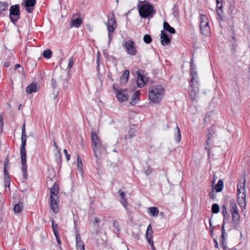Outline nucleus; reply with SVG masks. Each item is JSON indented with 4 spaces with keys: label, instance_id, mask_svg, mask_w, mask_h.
Here are the masks:
<instances>
[{
    "label": "nucleus",
    "instance_id": "1",
    "mask_svg": "<svg viewBox=\"0 0 250 250\" xmlns=\"http://www.w3.org/2000/svg\"><path fill=\"white\" fill-rule=\"evenodd\" d=\"M165 92V89L162 85L151 86L148 91L149 100L154 104H159L163 99Z\"/></svg>",
    "mask_w": 250,
    "mask_h": 250
},
{
    "label": "nucleus",
    "instance_id": "2",
    "mask_svg": "<svg viewBox=\"0 0 250 250\" xmlns=\"http://www.w3.org/2000/svg\"><path fill=\"white\" fill-rule=\"evenodd\" d=\"M91 143L95 156L98 157L102 153H104L106 146L103 145L99 136L94 131L91 133Z\"/></svg>",
    "mask_w": 250,
    "mask_h": 250
},
{
    "label": "nucleus",
    "instance_id": "3",
    "mask_svg": "<svg viewBox=\"0 0 250 250\" xmlns=\"http://www.w3.org/2000/svg\"><path fill=\"white\" fill-rule=\"evenodd\" d=\"M58 193L59 187L54 183L52 187L50 188V206L52 211L55 213H57L59 211Z\"/></svg>",
    "mask_w": 250,
    "mask_h": 250
},
{
    "label": "nucleus",
    "instance_id": "4",
    "mask_svg": "<svg viewBox=\"0 0 250 250\" xmlns=\"http://www.w3.org/2000/svg\"><path fill=\"white\" fill-rule=\"evenodd\" d=\"M246 189L245 182L240 183L237 186V203L240 207L242 211L244 210L246 206Z\"/></svg>",
    "mask_w": 250,
    "mask_h": 250
},
{
    "label": "nucleus",
    "instance_id": "5",
    "mask_svg": "<svg viewBox=\"0 0 250 250\" xmlns=\"http://www.w3.org/2000/svg\"><path fill=\"white\" fill-rule=\"evenodd\" d=\"M106 26L108 31V43L110 42L112 39V33L117 27V24L113 13H110L108 15L107 22L106 23Z\"/></svg>",
    "mask_w": 250,
    "mask_h": 250
},
{
    "label": "nucleus",
    "instance_id": "6",
    "mask_svg": "<svg viewBox=\"0 0 250 250\" xmlns=\"http://www.w3.org/2000/svg\"><path fill=\"white\" fill-rule=\"evenodd\" d=\"M139 13L141 17L146 18L152 17L153 13H155L153 6L149 4H144L139 8Z\"/></svg>",
    "mask_w": 250,
    "mask_h": 250
},
{
    "label": "nucleus",
    "instance_id": "7",
    "mask_svg": "<svg viewBox=\"0 0 250 250\" xmlns=\"http://www.w3.org/2000/svg\"><path fill=\"white\" fill-rule=\"evenodd\" d=\"M199 19L201 33L205 36L208 35L210 33V28L208 26V20L207 16L201 14Z\"/></svg>",
    "mask_w": 250,
    "mask_h": 250
},
{
    "label": "nucleus",
    "instance_id": "8",
    "mask_svg": "<svg viewBox=\"0 0 250 250\" xmlns=\"http://www.w3.org/2000/svg\"><path fill=\"white\" fill-rule=\"evenodd\" d=\"M199 92L198 81L196 83H190L188 88V94L190 97V101L193 103L196 101Z\"/></svg>",
    "mask_w": 250,
    "mask_h": 250
},
{
    "label": "nucleus",
    "instance_id": "9",
    "mask_svg": "<svg viewBox=\"0 0 250 250\" xmlns=\"http://www.w3.org/2000/svg\"><path fill=\"white\" fill-rule=\"evenodd\" d=\"M9 17L11 21L15 23L20 19V5L16 4L10 7L9 9Z\"/></svg>",
    "mask_w": 250,
    "mask_h": 250
},
{
    "label": "nucleus",
    "instance_id": "10",
    "mask_svg": "<svg viewBox=\"0 0 250 250\" xmlns=\"http://www.w3.org/2000/svg\"><path fill=\"white\" fill-rule=\"evenodd\" d=\"M114 89L116 94V97L120 103L126 101L128 100L129 95L127 90H118L115 88Z\"/></svg>",
    "mask_w": 250,
    "mask_h": 250
},
{
    "label": "nucleus",
    "instance_id": "11",
    "mask_svg": "<svg viewBox=\"0 0 250 250\" xmlns=\"http://www.w3.org/2000/svg\"><path fill=\"white\" fill-rule=\"evenodd\" d=\"M125 46L128 54L134 56L136 54L135 43L131 40L125 42Z\"/></svg>",
    "mask_w": 250,
    "mask_h": 250
},
{
    "label": "nucleus",
    "instance_id": "12",
    "mask_svg": "<svg viewBox=\"0 0 250 250\" xmlns=\"http://www.w3.org/2000/svg\"><path fill=\"white\" fill-rule=\"evenodd\" d=\"M36 0H23L21 5L25 8L26 11L30 13L32 12Z\"/></svg>",
    "mask_w": 250,
    "mask_h": 250
},
{
    "label": "nucleus",
    "instance_id": "13",
    "mask_svg": "<svg viewBox=\"0 0 250 250\" xmlns=\"http://www.w3.org/2000/svg\"><path fill=\"white\" fill-rule=\"evenodd\" d=\"M215 133V130L213 127H211L208 130V132L207 134V140L206 141V145L207 146L206 148H207L208 146H209L210 145V142L211 140L213 138Z\"/></svg>",
    "mask_w": 250,
    "mask_h": 250
},
{
    "label": "nucleus",
    "instance_id": "14",
    "mask_svg": "<svg viewBox=\"0 0 250 250\" xmlns=\"http://www.w3.org/2000/svg\"><path fill=\"white\" fill-rule=\"evenodd\" d=\"M137 84L139 87H143L146 83L147 80L143 75L141 74L139 71L137 72Z\"/></svg>",
    "mask_w": 250,
    "mask_h": 250
},
{
    "label": "nucleus",
    "instance_id": "15",
    "mask_svg": "<svg viewBox=\"0 0 250 250\" xmlns=\"http://www.w3.org/2000/svg\"><path fill=\"white\" fill-rule=\"evenodd\" d=\"M161 42L163 45H167L169 44L170 42V39L164 31H161Z\"/></svg>",
    "mask_w": 250,
    "mask_h": 250
},
{
    "label": "nucleus",
    "instance_id": "16",
    "mask_svg": "<svg viewBox=\"0 0 250 250\" xmlns=\"http://www.w3.org/2000/svg\"><path fill=\"white\" fill-rule=\"evenodd\" d=\"M82 23V19L80 17L73 19H71L69 25L71 27L79 28Z\"/></svg>",
    "mask_w": 250,
    "mask_h": 250
},
{
    "label": "nucleus",
    "instance_id": "17",
    "mask_svg": "<svg viewBox=\"0 0 250 250\" xmlns=\"http://www.w3.org/2000/svg\"><path fill=\"white\" fill-rule=\"evenodd\" d=\"M76 249L77 250H84V245L81 240L80 236L79 234L76 235Z\"/></svg>",
    "mask_w": 250,
    "mask_h": 250
},
{
    "label": "nucleus",
    "instance_id": "18",
    "mask_svg": "<svg viewBox=\"0 0 250 250\" xmlns=\"http://www.w3.org/2000/svg\"><path fill=\"white\" fill-rule=\"evenodd\" d=\"M229 209L231 214L239 213L236 203L234 200L230 201L229 204Z\"/></svg>",
    "mask_w": 250,
    "mask_h": 250
},
{
    "label": "nucleus",
    "instance_id": "19",
    "mask_svg": "<svg viewBox=\"0 0 250 250\" xmlns=\"http://www.w3.org/2000/svg\"><path fill=\"white\" fill-rule=\"evenodd\" d=\"M232 217V223L235 228H237L240 224V214L239 213L231 214Z\"/></svg>",
    "mask_w": 250,
    "mask_h": 250
},
{
    "label": "nucleus",
    "instance_id": "20",
    "mask_svg": "<svg viewBox=\"0 0 250 250\" xmlns=\"http://www.w3.org/2000/svg\"><path fill=\"white\" fill-rule=\"evenodd\" d=\"M140 93L139 91H135L133 94L130 101V104L132 105H135L139 100Z\"/></svg>",
    "mask_w": 250,
    "mask_h": 250
},
{
    "label": "nucleus",
    "instance_id": "21",
    "mask_svg": "<svg viewBox=\"0 0 250 250\" xmlns=\"http://www.w3.org/2000/svg\"><path fill=\"white\" fill-rule=\"evenodd\" d=\"M129 70H125L120 78V82L122 84H125L127 83L129 76Z\"/></svg>",
    "mask_w": 250,
    "mask_h": 250
},
{
    "label": "nucleus",
    "instance_id": "22",
    "mask_svg": "<svg viewBox=\"0 0 250 250\" xmlns=\"http://www.w3.org/2000/svg\"><path fill=\"white\" fill-rule=\"evenodd\" d=\"M153 236V229L151 224H149L147 228V230L146 233V237L147 241L152 240Z\"/></svg>",
    "mask_w": 250,
    "mask_h": 250
},
{
    "label": "nucleus",
    "instance_id": "23",
    "mask_svg": "<svg viewBox=\"0 0 250 250\" xmlns=\"http://www.w3.org/2000/svg\"><path fill=\"white\" fill-rule=\"evenodd\" d=\"M20 155L21 164L26 163V152L25 150V147L20 148Z\"/></svg>",
    "mask_w": 250,
    "mask_h": 250
},
{
    "label": "nucleus",
    "instance_id": "24",
    "mask_svg": "<svg viewBox=\"0 0 250 250\" xmlns=\"http://www.w3.org/2000/svg\"><path fill=\"white\" fill-rule=\"evenodd\" d=\"M37 91V85L33 83L29 85L26 88V92L28 94H30L32 92H36Z\"/></svg>",
    "mask_w": 250,
    "mask_h": 250
},
{
    "label": "nucleus",
    "instance_id": "25",
    "mask_svg": "<svg viewBox=\"0 0 250 250\" xmlns=\"http://www.w3.org/2000/svg\"><path fill=\"white\" fill-rule=\"evenodd\" d=\"M164 29L171 34H174L175 30L170 26L168 22L165 21L163 24Z\"/></svg>",
    "mask_w": 250,
    "mask_h": 250
},
{
    "label": "nucleus",
    "instance_id": "26",
    "mask_svg": "<svg viewBox=\"0 0 250 250\" xmlns=\"http://www.w3.org/2000/svg\"><path fill=\"white\" fill-rule=\"evenodd\" d=\"M23 209V205L22 203L19 202L17 204H15L14 206L13 210L15 213H20L21 212Z\"/></svg>",
    "mask_w": 250,
    "mask_h": 250
},
{
    "label": "nucleus",
    "instance_id": "27",
    "mask_svg": "<svg viewBox=\"0 0 250 250\" xmlns=\"http://www.w3.org/2000/svg\"><path fill=\"white\" fill-rule=\"evenodd\" d=\"M224 187L223 181L221 180L218 181L217 184L215 186L214 190H216V192H220L222 190Z\"/></svg>",
    "mask_w": 250,
    "mask_h": 250
},
{
    "label": "nucleus",
    "instance_id": "28",
    "mask_svg": "<svg viewBox=\"0 0 250 250\" xmlns=\"http://www.w3.org/2000/svg\"><path fill=\"white\" fill-rule=\"evenodd\" d=\"M149 213L152 216H157L159 213V210L156 207H149L148 208Z\"/></svg>",
    "mask_w": 250,
    "mask_h": 250
},
{
    "label": "nucleus",
    "instance_id": "29",
    "mask_svg": "<svg viewBox=\"0 0 250 250\" xmlns=\"http://www.w3.org/2000/svg\"><path fill=\"white\" fill-rule=\"evenodd\" d=\"M8 4L7 2H0V15L7 10Z\"/></svg>",
    "mask_w": 250,
    "mask_h": 250
},
{
    "label": "nucleus",
    "instance_id": "30",
    "mask_svg": "<svg viewBox=\"0 0 250 250\" xmlns=\"http://www.w3.org/2000/svg\"><path fill=\"white\" fill-rule=\"evenodd\" d=\"M4 176H5V179H4V185L5 186H7L8 188H9L10 187V179L9 177L8 173L7 172V170L5 169V168L4 169Z\"/></svg>",
    "mask_w": 250,
    "mask_h": 250
},
{
    "label": "nucleus",
    "instance_id": "31",
    "mask_svg": "<svg viewBox=\"0 0 250 250\" xmlns=\"http://www.w3.org/2000/svg\"><path fill=\"white\" fill-rule=\"evenodd\" d=\"M21 170L23 173V176L24 179H26L28 177L27 167L26 163L21 164Z\"/></svg>",
    "mask_w": 250,
    "mask_h": 250
},
{
    "label": "nucleus",
    "instance_id": "32",
    "mask_svg": "<svg viewBox=\"0 0 250 250\" xmlns=\"http://www.w3.org/2000/svg\"><path fill=\"white\" fill-rule=\"evenodd\" d=\"M190 75L191 79L190 83H196V81H198L197 73L194 69H191Z\"/></svg>",
    "mask_w": 250,
    "mask_h": 250
},
{
    "label": "nucleus",
    "instance_id": "33",
    "mask_svg": "<svg viewBox=\"0 0 250 250\" xmlns=\"http://www.w3.org/2000/svg\"><path fill=\"white\" fill-rule=\"evenodd\" d=\"M176 132L175 134L174 139L176 142L177 143L179 142L181 139V135L180 133V129L178 125L176 126Z\"/></svg>",
    "mask_w": 250,
    "mask_h": 250
},
{
    "label": "nucleus",
    "instance_id": "34",
    "mask_svg": "<svg viewBox=\"0 0 250 250\" xmlns=\"http://www.w3.org/2000/svg\"><path fill=\"white\" fill-rule=\"evenodd\" d=\"M77 169L81 172L83 170V164L81 159L80 156L78 155L77 157Z\"/></svg>",
    "mask_w": 250,
    "mask_h": 250
},
{
    "label": "nucleus",
    "instance_id": "35",
    "mask_svg": "<svg viewBox=\"0 0 250 250\" xmlns=\"http://www.w3.org/2000/svg\"><path fill=\"white\" fill-rule=\"evenodd\" d=\"M42 55L44 58L48 59L51 57L52 55V51L50 49L45 50L42 54Z\"/></svg>",
    "mask_w": 250,
    "mask_h": 250
},
{
    "label": "nucleus",
    "instance_id": "36",
    "mask_svg": "<svg viewBox=\"0 0 250 250\" xmlns=\"http://www.w3.org/2000/svg\"><path fill=\"white\" fill-rule=\"evenodd\" d=\"M120 196L121 197V203L124 206V207H126V202L125 199V193L124 192H121L120 193Z\"/></svg>",
    "mask_w": 250,
    "mask_h": 250
},
{
    "label": "nucleus",
    "instance_id": "37",
    "mask_svg": "<svg viewBox=\"0 0 250 250\" xmlns=\"http://www.w3.org/2000/svg\"><path fill=\"white\" fill-rule=\"evenodd\" d=\"M26 133L21 134V147H25L26 143Z\"/></svg>",
    "mask_w": 250,
    "mask_h": 250
},
{
    "label": "nucleus",
    "instance_id": "38",
    "mask_svg": "<svg viewBox=\"0 0 250 250\" xmlns=\"http://www.w3.org/2000/svg\"><path fill=\"white\" fill-rule=\"evenodd\" d=\"M220 210L219 206L217 204H213L212 206L211 211L213 213H217Z\"/></svg>",
    "mask_w": 250,
    "mask_h": 250
},
{
    "label": "nucleus",
    "instance_id": "39",
    "mask_svg": "<svg viewBox=\"0 0 250 250\" xmlns=\"http://www.w3.org/2000/svg\"><path fill=\"white\" fill-rule=\"evenodd\" d=\"M143 40L146 43H150L152 41L150 36L148 34L145 35L144 36Z\"/></svg>",
    "mask_w": 250,
    "mask_h": 250
},
{
    "label": "nucleus",
    "instance_id": "40",
    "mask_svg": "<svg viewBox=\"0 0 250 250\" xmlns=\"http://www.w3.org/2000/svg\"><path fill=\"white\" fill-rule=\"evenodd\" d=\"M216 192H217L216 191V190H214V188H212V190H211V191L209 193V197L211 199L214 200L216 197Z\"/></svg>",
    "mask_w": 250,
    "mask_h": 250
},
{
    "label": "nucleus",
    "instance_id": "41",
    "mask_svg": "<svg viewBox=\"0 0 250 250\" xmlns=\"http://www.w3.org/2000/svg\"><path fill=\"white\" fill-rule=\"evenodd\" d=\"M226 239L225 238L224 239L222 238V247L224 250H229V249L227 247V244L225 242Z\"/></svg>",
    "mask_w": 250,
    "mask_h": 250
},
{
    "label": "nucleus",
    "instance_id": "42",
    "mask_svg": "<svg viewBox=\"0 0 250 250\" xmlns=\"http://www.w3.org/2000/svg\"><path fill=\"white\" fill-rule=\"evenodd\" d=\"M216 9H223V4L222 2V0H216Z\"/></svg>",
    "mask_w": 250,
    "mask_h": 250
},
{
    "label": "nucleus",
    "instance_id": "43",
    "mask_svg": "<svg viewBox=\"0 0 250 250\" xmlns=\"http://www.w3.org/2000/svg\"><path fill=\"white\" fill-rule=\"evenodd\" d=\"M221 232H222V234H221L222 238L223 239H224L225 238V234L224 223L222 224V226Z\"/></svg>",
    "mask_w": 250,
    "mask_h": 250
},
{
    "label": "nucleus",
    "instance_id": "44",
    "mask_svg": "<svg viewBox=\"0 0 250 250\" xmlns=\"http://www.w3.org/2000/svg\"><path fill=\"white\" fill-rule=\"evenodd\" d=\"M216 11L218 16L221 17L223 13V9H216Z\"/></svg>",
    "mask_w": 250,
    "mask_h": 250
},
{
    "label": "nucleus",
    "instance_id": "45",
    "mask_svg": "<svg viewBox=\"0 0 250 250\" xmlns=\"http://www.w3.org/2000/svg\"><path fill=\"white\" fill-rule=\"evenodd\" d=\"M73 58H70L69 59L68 67L71 68L73 66Z\"/></svg>",
    "mask_w": 250,
    "mask_h": 250
},
{
    "label": "nucleus",
    "instance_id": "46",
    "mask_svg": "<svg viewBox=\"0 0 250 250\" xmlns=\"http://www.w3.org/2000/svg\"><path fill=\"white\" fill-rule=\"evenodd\" d=\"M152 169L151 168L148 167L146 170H145V173L148 176L150 175L152 173Z\"/></svg>",
    "mask_w": 250,
    "mask_h": 250
},
{
    "label": "nucleus",
    "instance_id": "47",
    "mask_svg": "<svg viewBox=\"0 0 250 250\" xmlns=\"http://www.w3.org/2000/svg\"><path fill=\"white\" fill-rule=\"evenodd\" d=\"M147 242L150 244L151 248L152 249V250H156L154 247L153 240L148 241Z\"/></svg>",
    "mask_w": 250,
    "mask_h": 250
},
{
    "label": "nucleus",
    "instance_id": "48",
    "mask_svg": "<svg viewBox=\"0 0 250 250\" xmlns=\"http://www.w3.org/2000/svg\"><path fill=\"white\" fill-rule=\"evenodd\" d=\"M63 152L66 156V158L67 160L69 161L70 159V155L68 154L67 150L65 149H64Z\"/></svg>",
    "mask_w": 250,
    "mask_h": 250
},
{
    "label": "nucleus",
    "instance_id": "49",
    "mask_svg": "<svg viewBox=\"0 0 250 250\" xmlns=\"http://www.w3.org/2000/svg\"><path fill=\"white\" fill-rule=\"evenodd\" d=\"M52 227L53 229V230L55 231V229H57V225L54 223V221H52Z\"/></svg>",
    "mask_w": 250,
    "mask_h": 250
},
{
    "label": "nucleus",
    "instance_id": "50",
    "mask_svg": "<svg viewBox=\"0 0 250 250\" xmlns=\"http://www.w3.org/2000/svg\"><path fill=\"white\" fill-rule=\"evenodd\" d=\"M9 163V160L8 158H6L4 161V168H6V166ZM6 169V168H5Z\"/></svg>",
    "mask_w": 250,
    "mask_h": 250
},
{
    "label": "nucleus",
    "instance_id": "51",
    "mask_svg": "<svg viewBox=\"0 0 250 250\" xmlns=\"http://www.w3.org/2000/svg\"><path fill=\"white\" fill-rule=\"evenodd\" d=\"M195 66L193 63V61L191 60L190 62V69H194Z\"/></svg>",
    "mask_w": 250,
    "mask_h": 250
},
{
    "label": "nucleus",
    "instance_id": "52",
    "mask_svg": "<svg viewBox=\"0 0 250 250\" xmlns=\"http://www.w3.org/2000/svg\"><path fill=\"white\" fill-rule=\"evenodd\" d=\"M213 241H214V244H215V247L216 248H218V242L217 241V240L216 239H213Z\"/></svg>",
    "mask_w": 250,
    "mask_h": 250
},
{
    "label": "nucleus",
    "instance_id": "53",
    "mask_svg": "<svg viewBox=\"0 0 250 250\" xmlns=\"http://www.w3.org/2000/svg\"><path fill=\"white\" fill-rule=\"evenodd\" d=\"M26 133L25 132V124H24L22 127V132L21 134Z\"/></svg>",
    "mask_w": 250,
    "mask_h": 250
},
{
    "label": "nucleus",
    "instance_id": "54",
    "mask_svg": "<svg viewBox=\"0 0 250 250\" xmlns=\"http://www.w3.org/2000/svg\"><path fill=\"white\" fill-rule=\"evenodd\" d=\"M56 240H57V241L58 244L60 245L61 244V239L59 237V236H58L57 237H56Z\"/></svg>",
    "mask_w": 250,
    "mask_h": 250
},
{
    "label": "nucleus",
    "instance_id": "55",
    "mask_svg": "<svg viewBox=\"0 0 250 250\" xmlns=\"http://www.w3.org/2000/svg\"><path fill=\"white\" fill-rule=\"evenodd\" d=\"M3 125V123H2V118H0V128H2Z\"/></svg>",
    "mask_w": 250,
    "mask_h": 250
},
{
    "label": "nucleus",
    "instance_id": "56",
    "mask_svg": "<svg viewBox=\"0 0 250 250\" xmlns=\"http://www.w3.org/2000/svg\"><path fill=\"white\" fill-rule=\"evenodd\" d=\"M53 231H54V233L55 235L56 238L58 236H59V234L58 233V231H57V229H55V231L53 230Z\"/></svg>",
    "mask_w": 250,
    "mask_h": 250
},
{
    "label": "nucleus",
    "instance_id": "57",
    "mask_svg": "<svg viewBox=\"0 0 250 250\" xmlns=\"http://www.w3.org/2000/svg\"><path fill=\"white\" fill-rule=\"evenodd\" d=\"M19 67H21V65L20 64H16L14 66V69H16Z\"/></svg>",
    "mask_w": 250,
    "mask_h": 250
},
{
    "label": "nucleus",
    "instance_id": "58",
    "mask_svg": "<svg viewBox=\"0 0 250 250\" xmlns=\"http://www.w3.org/2000/svg\"><path fill=\"white\" fill-rule=\"evenodd\" d=\"M224 209L223 210L222 213L224 215L225 213H227V210H226V208L225 206H224Z\"/></svg>",
    "mask_w": 250,
    "mask_h": 250
},
{
    "label": "nucleus",
    "instance_id": "59",
    "mask_svg": "<svg viewBox=\"0 0 250 250\" xmlns=\"http://www.w3.org/2000/svg\"><path fill=\"white\" fill-rule=\"evenodd\" d=\"M9 65V64L8 63H5L4 64V66H5L6 67H8Z\"/></svg>",
    "mask_w": 250,
    "mask_h": 250
},
{
    "label": "nucleus",
    "instance_id": "60",
    "mask_svg": "<svg viewBox=\"0 0 250 250\" xmlns=\"http://www.w3.org/2000/svg\"><path fill=\"white\" fill-rule=\"evenodd\" d=\"M99 56H100V52H98L97 53V57L99 58Z\"/></svg>",
    "mask_w": 250,
    "mask_h": 250
},
{
    "label": "nucleus",
    "instance_id": "61",
    "mask_svg": "<svg viewBox=\"0 0 250 250\" xmlns=\"http://www.w3.org/2000/svg\"><path fill=\"white\" fill-rule=\"evenodd\" d=\"M100 61V59L99 58H97V63L99 64V62Z\"/></svg>",
    "mask_w": 250,
    "mask_h": 250
},
{
    "label": "nucleus",
    "instance_id": "62",
    "mask_svg": "<svg viewBox=\"0 0 250 250\" xmlns=\"http://www.w3.org/2000/svg\"><path fill=\"white\" fill-rule=\"evenodd\" d=\"M210 232H211V235L212 236L213 235L212 229L211 230Z\"/></svg>",
    "mask_w": 250,
    "mask_h": 250
},
{
    "label": "nucleus",
    "instance_id": "63",
    "mask_svg": "<svg viewBox=\"0 0 250 250\" xmlns=\"http://www.w3.org/2000/svg\"><path fill=\"white\" fill-rule=\"evenodd\" d=\"M209 224H210V226L211 225L210 220L209 221Z\"/></svg>",
    "mask_w": 250,
    "mask_h": 250
},
{
    "label": "nucleus",
    "instance_id": "64",
    "mask_svg": "<svg viewBox=\"0 0 250 250\" xmlns=\"http://www.w3.org/2000/svg\"><path fill=\"white\" fill-rule=\"evenodd\" d=\"M96 221L97 222H98V220L97 219V218H96Z\"/></svg>",
    "mask_w": 250,
    "mask_h": 250
}]
</instances>
